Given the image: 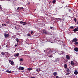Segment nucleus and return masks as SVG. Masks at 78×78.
I'll use <instances>...</instances> for the list:
<instances>
[{"instance_id":"c03bdc74","label":"nucleus","mask_w":78,"mask_h":78,"mask_svg":"<svg viewBox=\"0 0 78 78\" xmlns=\"http://www.w3.org/2000/svg\"><path fill=\"white\" fill-rule=\"evenodd\" d=\"M4 25H5V24H4Z\"/></svg>"},{"instance_id":"20e7f679","label":"nucleus","mask_w":78,"mask_h":78,"mask_svg":"<svg viewBox=\"0 0 78 78\" xmlns=\"http://www.w3.org/2000/svg\"><path fill=\"white\" fill-rule=\"evenodd\" d=\"M23 8L22 7H19L17 8V10L18 11L19 10H23Z\"/></svg>"},{"instance_id":"cd10ccee","label":"nucleus","mask_w":78,"mask_h":78,"mask_svg":"<svg viewBox=\"0 0 78 78\" xmlns=\"http://www.w3.org/2000/svg\"><path fill=\"white\" fill-rule=\"evenodd\" d=\"M20 61H21V62H22V61H23V58H21L20 59Z\"/></svg>"},{"instance_id":"a18cd8bd","label":"nucleus","mask_w":78,"mask_h":78,"mask_svg":"<svg viewBox=\"0 0 78 78\" xmlns=\"http://www.w3.org/2000/svg\"><path fill=\"white\" fill-rule=\"evenodd\" d=\"M0 9H1V7H0Z\"/></svg>"},{"instance_id":"f257e3e1","label":"nucleus","mask_w":78,"mask_h":78,"mask_svg":"<svg viewBox=\"0 0 78 78\" xmlns=\"http://www.w3.org/2000/svg\"><path fill=\"white\" fill-rule=\"evenodd\" d=\"M53 50L49 49V54H51V55H50L49 56L50 58L52 57V54L51 53H53Z\"/></svg>"},{"instance_id":"5701e85b","label":"nucleus","mask_w":78,"mask_h":78,"mask_svg":"<svg viewBox=\"0 0 78 78\" xmlns=\"http://www.w3.org/2000/svg\"><path fill=\"white\" fill-rule=\"evenodd\" d=\"M73 28H74L73 26H71L69 27L70 29H73Z\"/></svg>"},{"instance_id":"1a4fd4ad","label":"nucleus","mask_w":78,"mask_h":78,"mask_svg":"<svg viewBox=\"0 0 78 78\" xmlns=\"http://www.w3.org/2000/svg\"><path fill=\"white\" fill-rule=\"evenodd\" d=\"M71 65L73 66H74L75 65V63L73 61H71Z\"/></svg>"},{"instance_id":"b1692460","label":"nucleus","mask_w":78,"mask_h":78,"mask_svg":"<svg viewBox=\"0 0 78 78\" xmlns=\"http://www.w3.org/2000/svg\"><path fill=\"white\" fill-rule=\"evenodd\" d=\"M65 68H67V65L66 64H65L64 66Z\"/></svg>"},{"instance_id":"7c9ffc66","label":"nucleus","mask_w":78,"mask_h":78,"mask_svg":"<svg viewBox=\"0 0 78 78\" xmlns=\"http://www.w3.org/2000/svg\"><path fill=\"white\" fill-rule=\"evenodd\" d=\"M70 74V73H67L66 74V75H69Z\"/></svg>"},{"instance_id":"2eb2a0df","label":"nucleus","mask_w":78,"mask_h":78,"mask_svg":"<svg viewBox=\"0 0 78 78\" xmlns=\"http://www.w3.org/2000/svg\"><path fill=\"white\" fill-rule=\"evenodd\" d=\"M6 72L7 73H12V72L11 71H9V70H6Z\"/></svg>"},{"instance_id":"6ab92c4d","label":"nucleus","mask_w":78,"mask_h":78,"mask_svg":"<svg viewBox=\"0 0 78 78\" xmlns=\"http://www.w3.org/2000/svg\"><path fill=\"white\" fill-rule=\"evenodd\" d=\"M28 70H29V71H30V70H33V69L32 68H28L27 69Z\"/></svg>"},{"instance_id":"c9c22d12","label":"nucleus","mask_w":78,"mask_h":78,"mask_svg":"<svg viewBox=\"0 0 78 78\" xmlns=\"http://www.w3.org/2000/svg\"><path fill=\"white\" fill-rule=\"evenodd\" d=\"M56 78H59V76H56Z\"/></svg>"},{"instance_id":"9b49d317","label":"nucleus","mask_w":78,"mask_h":78,"mask_svg":"<svg viewBox=\"0 0 78 78\" xmlns=\"http://www.w3.org/2000/svg\"><path fill=\"white\" fill-rule=\"evenodd\" d=\"M5 53H6V52L4 53L3 52H2L1 53V55H2L3 56H5Z\"/></svg>"},{"instance_id":"a19ab883","label":"nucleus","mask_w":78,"mask_h":78,"mask_svg":"<svg viewBox=\"0 0 78 78\" xmlns=\"http://www.w3.org/2000/svg\"><path fill=\"white\" fill-rule=\"evenodd\" d=\"M6 47H7V45H6Z\"/></svg>"},{"instance_id":"aec40b11","label":"nucleus","mask_w":78,"mask_h":78,"mask_svg":"<svg viewBox=\"0 0 78 78\" xmlns=\"http://www.w3.org/2000/svg\"><path fill=\"white\" fill-rule=\"evenodd\" d=\"M16 41V42H19V40L18 38H16L15 39Z\"/></svg>"},{"instance_id":"39448f33","label":"nucleus","mask_w":78,"mask_h":78,"mask_svg":"<svg viewBox=\"0 0 78 78\" xmlns=\"http://www.w3.org/2000/svg\"><path fill=\"white\" fill-rule=\"evenodd\" d=\"M20 23H21V24H23V25H25L26 24H27V23L26 22H23L22 21H21L20 22Z\"/></svg>"},{"instance_id":"4be33fe9","label":"nucleus","mask_w":78,"mask_h":78,"mask_svg":"<svg viewBox=\"0 0 78 78\" xmlns=\"http://www.w3.org/2000/svg\"><path fill=\"white\" fill-rule=\"evenodd\" d=\"M56 2V0H54L52 1V3H53V4H54V3H55Z\"/></svg>"},{"instance_id":"72a5a7b5","label":"nucleus","mask_w":78,"mask_h":78,"mask_svg":"<svg viewBox=\"0 0 78 78\" xmlns=\"http://www.w3.org/2000/svg\"><path fill=\"white\" fill-rule=\"evenodd\" d=\"M9 63H10L11 62V60H9Z\"/></svg>"},{"instance_id":"dca6fc26","label":"nucleus","mask_w":78,"mask_h":78,"mask_svg":"<svg viewBox=\"0 0 78 78\" xmlns=\"http://www.w3.org/2000/svg\"><path fill=\"white\" fill-rule=\"evenodd\" d=\"M10 64L11 65L13 66V65H14V62L13 61H12L10 63Z\"/></svg>"},{"instance_id":"a878e982","label":"nucleus","mask_w":78,"mask_h":78,"mask_svg":"<svg viewBox=\"0 0 78 78\" xmlns=\"http://www.w3.org/2000/svg\"><path fill=\"white\" fill-rule=\"evenodd\" d=\"M66 71L67 72H69V69L68 68H67Z\"/></svg>"},{"instance_id":"37998d69","label":"nucleus","mask_w":78,"mask_h":78,"mask_svg":"<svg viewBox=\"0 0 78 78\" xmlns=\"http://www.w3.org/2000/svg\"><path fill=\"white\" fill-rule=\"evenodd\" d=\"M77 24H78V22L77 23Z\"/></svg>"},{"instance_id":"473e14b6","label":"nucleus","mask_w":78,"mask_h":78,"mask_svg":"<svg viewBox=\"0 0 78 78\" xmlns=\"http://www.w3.org/2000/svg\"><path fill=\"white\" fill-rule=\"evenodd\" d=\"M68 11L69 12H70L71 11V9H69Z\"/></svg>"},{"instance_id":"c85d7f7f","label":"nucleus","mask_w":78,"mask_h":78,"mask_svg":"<svg viewBox=\"0 0 78 78\" xmlns=\"http://www.w3.org/2000/svg\"><path fill=\"white\" fill-rule=\"evenodd\" d=\"M74 21L75 22H76V19L74 18Z\"/></svg>"},{"instance_id":"7ed1b4c3","label":"nucleus","mask_w":78,"mask_h":78,"mask_svg":"<svg viewBox=\"0 0 78 78\" xmlns=\"http://www.w3.org/2000/svg\"><path fill=\"white\" fill-rule=\"evenodd\" d=\"M77 41L78 39L76 38V37H75L73 40H71V41L72 42H77Z\"/></svg>"},{"instance_id":"ea45409f","label":"nucleus","mask_w":78,"mask_h":78,"mask_svg":"<svg viewBox=\"0 0 78 78\" xmlns=\"http://www.w3.org/2000/svg\"><path fill=\"white\" fill-rule=\"evenodd\" d=\"M2 26H3V25H4L3 24H2Z\"/></svg>"},{"instance_id":"393cba45","label":"nucleus","mask_w":78,"mask_h":78,"mask_svg":"<svg viewBox=\"0 0 78 78\" xmlns=\"http://www.w3.org/2000/svg\"><path fill=\"white\" fill-rule=\"evenodd\" d=\"M6 53V55H7V57H9V53H8V54Z\"/></svg>"},{"instance_id":"bb28decb","label":"nucleus","mask_w":78,"mask_h":78,"mask_svg":"<svg viewBox=\"0 0 78 78\" xmlns=\"http://www.w3.org/2000/svg\"><path fill=\"white\" fill-rule=\"evenodd\" d=\"M33 33H34V32L33 31H32L31 32H30V34H33Z\"/></svg>"},{"instance_id":"e433bc0d","label":"nucleus","mask_w":78,"mask_h":78,"mask_svg":"<svg viewBox=\"0 0 78 78\" xmlns=\"http://www.w3.org/2000/svg\"><path fill=\"white\" fill-rule=\"evenodd\" d=\"M17 44H15V47H17Z\"/></svg>"},{"instance_id":"4468645a","label":"nucleus","mask_w":78,"mask_h":78,"mask_svg":"<svg viewBox=\"0 0 78 78\" xmlns=\"http://www.w3.org/2000/svg\"><path fill=\"white\" fill-rule=\"evenodd\" d=\"M57 19H59L58 20V21H60V22H62V20L61 18H57Z\"/></svg>"},{"instance_id":"c756f323","label":"nucleus","mask_w":78,"mask_h":78,"mask_svg":"<svg viewBox=\"0 0 78 78\" xmlns=\"http://www.w3.org/2000/svg\"><path fill=\"white\" fill-rule=\"evenodd\" d=\"M36 71L37 72H39V69H36Z\"/></svg>"},{"instance_id":"ddd939ff","label":"nucleus","mask_w":78,"mask_h":78,"mask_svg":"<svg viewBox=\"0 0 78 78\" xmlns=\"http://www.w3.org/2000/svg\"><path fill=\"white\" fill-rule=\"evenodd\" d=\"M19 53H17L15 55H14V56L15 57H16V56H19Z\"/></svg>"},{"instance_id":"6e6552de","label":"nucleus","mask_w":78,"mask_h":78,"mask_svg":"<svg viewBox=\"0 0 78 78\" xmlns=\"http://www.w3.org/2000/svg\"><path fill=\"white\" fill-rule=\"evenodd\" d=\"M66 58L67 59H68V60L69 59H70V57L69 55H66Z\"/></svg>"},{"instance_id":"412c9836","label":"nucleus","mask_w":78,"mask_h":78,"mask_svg":"<svg viewBox=\"0 0 78 78\" xmlns=\"http://www.w3.org/2000/svg\"><path fill=\"white\" fill-rule=\"evenodd\" d=\"M74 44H75V45H78V42H77V41L75 42V43H74Z\"/></svg>"},{"instance_id":"2f4dec72","label":"nucleus","mask_w":78,"mask_h":78,"mask_svg":"<svg viewBox=\"0 0 78 78\" xmlns=\"http://www.w3.org/2000/svg\"><path fill=\"white\" fill-rule=\"evenodd\" d=\"M27 36H30V34H27Z\"/></svg>"},{"instance_id":"0eeeda50","label":"nucleus","mask_w":78,"mask_h":78,"mask_svg":"<svg viewBox=\"0 0 78 78\" xmlns=\"http://www.w3.org/2000/svg\"><path fill=\"white\" fill-rule=\"evenodd\" d=\"M73 31L74 32H76L78 31V27H76V28H75L73 30Z\"/></svg>"},{"instance_id":"423d86ee","label":"nucleus","mask_w":78,"mask_h":78,"mask_svg":"<svg viewBox=\"0 0 78 78\" xmlns=\"http://www.w3.org/2000/svg\"><path fill=\"white\" fill-rule=\"evenodd\" d=\"M24 67H23L20 66L18 68V70H24Z\"/></svg>"},{"instance_id":"f8f14e48","label":"nucleus","mask_w":78,"mask_h":78,"mask_svg":"<svg viewBox=\"0 0 78 78\" xmlns=\"http://www.w3.org/2000/svg\"><path fill=\"white\" fill-rule=\"evenodd\" d=\"M53 75H54V76H57V75H58V73L56 72H55L53 73Z\"/></svg>"},{"instance_id":"9d476101","label":"nucleus","mask_w":78,"mask_h":78,"mask_svg":"<svg viewBox=\"0 0 78 78\" xmlns=\"http://www.w3.org/2000/svg\"><path fill=\"white\" fill-rule=\"evenodd\" d=\"M74 50L75 51H78V48L77 47L74 48Z\"/></svg>"},{"instance_id":"f704fd0d","label":"nucleus","mask_w":78,"mask_h":78,"mask_svg":"<svg viewBox=\"0 0 78 78\" xmlns=\"http://www.w3.org/2000/svg\"><path fill=\"white\" fill-rule=\"evenodd\" d=\"M50 28L51 29H52L53 28V27H50Z\"/></svg>"},{"instance_id":"79ce46f5","label":"nucleus","mask_w":78,"mask_h":78,"mask_svg":"<svg viewBox=\"0 0 78 78\" xmlns=\"http://www.w3.org/2000/svg\"><path fill=\"white\" fill-rule=\"evenodd\" d=\"M39 70H41V69L40 68V69H39Z\"/></svg>"},{"instance_id":"f3484780","label":"nucleus","mask_w":78,"mask_h":78,"mask_svg":"<svg viewBox=\"0 0 78 78\" xmlns=\"http://www.w3.org/2000/svg\"><path fill=\"white\" fill-rule=\"evenodd\" d=\"M43 32L44 33V34H47V31L45 30H44L43 31Z\"/></svg>"},{"instance_id":"f03ea898","label":"nucleus","mask_w":78,"mask_h":78,"mask_svg":"<svg viewBox=\"0 0 78 78\" xmlns=\"http://www.w3.org/2000/svg\"><path fill=\"white\" fill-rule=\"evenodd\" d=\"M4 36L5 38L8 37H9V34L8 33V32H6L5 34H4Z\"/></svg>"},{"instance_id":"a211bd4d","label":"nucleus","mask_w":78,"mask_h":78,"mask_svg":"<svg viewBox=\"0 0 78 78\" xmlns=\"http://www.w3.org/2000/svg\"><path fill=\"white\" fill-rule=\"evenodd\" d=\"M74 74H75V75H77L78 73V71H75L74 72Z\"/></svg>"},{"instance_id":"58836bf2","label":"nucleus","mask_w":78,"mask_h":78,"mask_svg":"<svg viewBox=\"0 0 78 78\" xmlns=\"http://www.w3.org/2000/svg\"><path fill=\"white\" fill-rule=\"evenodd\" d=\"M28 5H30V2H29L28 3Z\"/></svg>"},{"instance_id":"4c0bfd02","label":"nucleus","mask_w":78,"mask_h":78,"mask_svg":"<svg viewBox=\"0 0 78 78\" xmlns=\"http://www.w3.org/2000/svg\"><path fill=\"white\" fill-rule=\"evenodd\" d=\"M31 78H35L34 77H31Z\"/></svg>"}]
</instances>
